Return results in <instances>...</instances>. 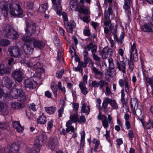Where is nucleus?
<instances>
[{
    "instance_id": "603ef678",
    "label": "nucleus",
    "mask_w": 153,
    "mask_h": 153,
    "mask_svg": "<svg viewBox=\"0 0 153 153\" xmlns=\"http://www.w3.org/2000/svg\"><path fill=\"white\" fill-rule=\"evenodd\" d=\"M107 128H105L106 131L105 134H104V136L105 137L106 140L109 143H111V140L110 139V131L107 130Z\"/></svg>"
},
{
    "instance_id": "338daca9",
    "label": "nucleus",
    "mask_w": 153,
    "mask_h": 153,
    "mask_svg": "<svg viewBox=\"0 0 153 153\" xmlns=\"http://www.w3.org/2000/svg\"><path fill=\"white\" fill-rule=\"evenodd\" d=\"M96 53H94L92 54L93 59L97 61H99L100 60L101 58L97 55L95 54Z\"/></svg>"
},
{
    "instance_id": "473e14b6",
    "label": "nucleus",
    "mask_w": 153,
    "mask_h": 153,
    "mask_svg": "<svg viewBox=\"0 0 153 153\" xmlns=\"http://www.w3.org/2000/svg\"><path fill=\"white\" fill-rule=\"evenodd\" d=\"M10 71L3 64H0V74H2L9 73Z\"/></svg>"
},
{
    "instance_id": "4468645a",
    "label": "nucleus",
    "mask_w": 153,
    "mask_h": 153,
    "mask_svg": "<svg viewBox=\"0 0 153 153\" xmlns=\"http://www.w3.org/2000/svg\"><path fill=\"white\" fill-rule=\"evenodd\" d=\"M6 153H18L19 150V147L18 144L16 143H13L8 149L6 150Z\"/></svg>"
},
{
    "instance_id": "4c0bfd02",
    "label": "nucleus",
    "mask_w": 153,
    "mask_h": 153,
    "mask_svg": "<svg viewBox=\"0 0 153 153\" xmlns=\"http://www.w3.org/2000/svg\"><path fill=\"white\" fill-rule=\"evenodd\" d=\"M45 109L46 112L50 114H53L56 110L55 107L54 106L45 108Z\"/></svg>"
},
{
    "instance_id": "f3484780",
    "label": "nucleus",
    "mask_w": 153,
    "mask_h": 153,
    "mask_svg": "<svg viewBox=\"0 0 153 153\" xmlns=\"http://www.w3.org/2000/svg\"><path fill=\"white\" fill-rule=\"evenodd\" d=\"M116 65L119 71H122L123 73L126 74V64L124 61H116Z\"/></svg>"
},
{
    "instance_id": "20e7f679",
    "label": "nucleus",
    "mask_w": 153,
    "mask_h": 153,
    "mask_svg": "<svg viewBox=\"0 0 153 153\" xmlns=\"http://www.w3.org/2000/svg\"><path fill=\"white\" fill-rule=\"evenodd\" d=\"M5 36L9 39H15L19 37L17 33L9 25L5 27L4 29Z\"/></svg>"
},
{
    "instance_id": "393cba45",
    "label": "nucleus",
    "mask_w": 153,
    "mask_h": 153,
    "mask_svg": "<svg viewBox=\"0 0 153 153\" xmlns=\"http://www.w3.org/2000/svg\"><path fill=\"white\" fill-rule=\"evenodd\" d=\"M112 50L111 49H109L108 47H105L103 49L102 53V59H106L108 56V54L110 52H111Z\"/></svg>"
},
{
    "instance_id": "f704fd0d",
    "label": "nucleus",
    "mask_w": 153,
    "mask_h": 153,
    "mask_svg": "<svg viewBox=\"0 0 153 153\" xmlns=\"http://www.w3.org/2000/svg\"><path fill=\"white\" fill-rule=\"evenodd\" d=\"M109 104L113 109H118L117 104L115 100H112L109 98Z\"/></svg>"
},
{
    "instance_id": "f257e3e1",
    "label": "nucleus",
    "mask_w": 153,
    "mask_h": 153,
    "mask_svg": "<svg viewBox=\"0 0 153 153\" xmlns=\"http://www.w3.org/2000/svg\"><path fill=\"white\" fill-rule=\"evenodd\" d=\"M70 7L72 10L79 12L80 13H83L85 15L88 14V10L85 8L84 6L80 5L74 0H70Z\"/></svg>"
},
{
    "instance_id": "4d7b16f0",
    "label": "nucleus",
    "mask_w": 153,
    "mask_h": 153,
    "mask_svg": "<svg viewBox=\"0 0 153 153\" xmlns=\"http://www.w3.org/2000/svg\"><path fill=\"white\" fill-rule=\"evenodd\" d=\"M86 122V119L83 115L80 116L78 119V122L79 123H85Z\"/></svg>"
},
{
    "instance_id": "69168bd1",
    "label": "nucleus",
    "mask_w": 153,
    "mask_h": 153,
    "mask_svg": "<svg viewBox=\"0 0 153 153\" xmlns=\"http://www.w3.org/2000/svg\"><path fill=\"white\" fill-rule=\"evenodd\" d=\"M133 55V59L135 61H136L138 59V55L137 52L135 53H130V58H132V56Z\"/></svg>"
},
{
    "instance_id": "49530a36",
    "label": "nucleus",
    "mask_w": 153,
    "mask_h": 153,
    "mask_svg": "<svg viewBox=\"0 0 153 153\" xmlns=\"http://www.w3.org/2000/svg\"><path fill=\"white\" fill-rule=\"evenodd\" d=\"M64 72V69H62L60 71H57L56 73V76L59 79L61 78Z\"/></svg>"
},
{
    "instance_id": "5fc2aeb1",
    "label": "nucleus",
    "mask_w": 153,
    "mask_h": 153,
    "mask_svg": "<svg viewBox=\"0 0 153 153\" xmlns=\"http://www.w3.org/2000/svg\"><path fill=\"white\" fill-rule=\"evenodd\" d=\"M34 7L33 3L30 1H28L27 2L26 8L28 9H32Z\"/></svg>"
},
{
    "instance_id": "b1692460",
    "label": "nucleus",
    "mask_w": 153,
    "mask_h": 153,
    "mask_svg": "<svg viewBox=\"0 0 153 153\" xmlns=\"http://www.w3.org/2000/svg\"><path fill=\"white\" fill-rule=\"evenodd\" d=\"M82 113H84L86 115L88 114L90 112V107L89 105H87L85 103L82 104V106L81 110Z\"/></svg>"
},
{
    "instance_id": "a19ab883",
    "label": "nucleus",
    "mask_w": 153,
    "mask_h": 153,
    "mask_svg": "<svg viewBox=\"0 0 153 153\" xmlns=\"http://www.w3.org/2000/svg\"><path fill=\"white\" fill-rule=\"evenodd\" d=\"M104 17L105 19V20L104 23V25L106 26H109V25L111 24V22L109 19H109V17H108V15L107 14L106 11L105 12Z\"/></svg>"
},
{
    "instance_id": "f8f14e48",
    "label": "nucleus",
    "mask_w": 153,
    "mask_h": 153,
    "mask_svg": "<svg viewBox=\"0 0 153 153\" xmlns=\"http://www.w3.org/2000/svg\"><path fill=\"white\" fill-rule=\"evenodd\" d=\"M30 39L32 44L34 45V48L36 47L41 49L43 48L45 46V43L44 42L36 40L33 38H30Z\"/></svg>"
},
{
    "instance_id": "13d9d810",
    "label": "nucleus",
    "mask_w": 153,
    "mask_h": 153,
    "mask_svg": "<svg viewBox=\"0 0 153 153\" xmlns=\"http://www.w3.org/2000/svg\"><path fill=\"white\" fill-rule=\"evenodd\" d=\"M9 126V124L7 123H2L0 122V128L2 129H6Z\"/></svg>"
},
{
    "instance_id": "0eeeda50",
    "label": "nucleus",
    "mask_w": 153,
    "mask_h": 153,
    "mask_svg": "<svg viewBox=\"0 0 153 153\" xmlns=\"http://www.w3.org/2000/svg\"><path fill=\"white\" fill-rule=\"evenodd\" d=\"M123 76V79H119L118 83L120 87L123 88L124 87L126 92L128 94L130 91V81L126 76L124 75Z\"/></svg>"
},
{
    "instance_id": "72a5a7b5",
    "label": "nucleus",
    "mask_w": 153,
    "mask_h": 153,
    "mask_svg": "<svg viewBox=\"0 0 153 153\" xmlns=\"http://www.w3.org/2000/svg\"><path fill=\"white\" fill-rule=\"evenodd\" d=\"M41 146L39 144H34V146L30 150V153H39Z\"/></svg>"
},
{
    "instance_id": "a211bd4d",
    "label": "nucleus",
    "mask_w": 153,
    "mask_h": 153,
    "mask_svg": "<svg viewBox=\"0 0 153 153\" xmlns=\"http://www.w3.org/2000/svg\"><path fill=\"white\" fill-rule=\"evenodd\" d=\"M58 143V142L57 138L53 137L49 141L48 144L49 147L50 149L53 150Z\"/></svg>"
},
{
    "instance_id": "2eb2a0df",
    "label": "nucleus",
    "mask_w": 153,
    "mask_h": 153,
    "mask_svg": "<svg viewBox=\"0 0 153 153\" xmlns=\"http://www.w3.org/2000/svg\"><path fill=\"white\" fill-rule=\"evenodd\" d=\"M64 25L67 31L70 33L73 32V29L76 27V24L73 20L70 21V22H67V24H65Z\"/></svg>"
},
{
    "instance_id": "cd10ccee",
    "label": "nucleus",
    "mask_w": 153,
    "mask_h": 153,
    "mask_svg": "<svg viewBox=\"0 0 153 153\" xmlns=\"http://www.w3.org/2000/svg\"><path fill=\"white\" fill-rule=\"evenodd\" d=\"M85 85L83 84L82 82H79V85L81 93L84 95H86L88 92V89L86 88Z\"/></svg>"
},
{
    "instance_id": "37998d69",
    "label": "nucleus",
    "mask_w": 153,
    "mask_h": 153,
    "mask_svg": "<svg viewBox=\"0 0 153 153\" xmlns=\"http://www.w3.org/2000/svg\"><path fill=\"white\" fill-rule=\"evenodd\" d=\"M10 43L9 41L6 39H2L0 40V45L4 47L7 46Z\"/></svg>"
},
{
    "instance_id": "bf43d9fd",
    "label": "nucleus",
    "mask_w": 153,
    "mask_h": 153,
    "mask_svg": "<svg viewBox=\"0 0 153 153\" xmlns=\"http://www.w3.org/2000/svg\"><path fill=\"white\" fill-rule=\"evenodd\" d=\"M83 33L84 35L89 36L90 35V32L89 30L87 27H86L83 30Z\"/></svg>"
},
{
    "instance_id": "4be33fe9",
    "label": "nucleus",
    "mask_w": 153,
    "mask_h": 153,
    "mask_svg": "<svg viewBox=\"0 0 153 153\" xmlns=\"http://www.w3.org/2000/svg\"><path fill=\"white\" fill-rule=\"evenodd\" d=\"M125 2L123 6V7L125 10V11L127 14L128 18H129L131 14L130 5V1L129 0H125Z\"/></svg>"
},
{
    "instance_id": "dca6fc26",
    "label": "nucleus",
    "mask_w": 153,
    "mask_h": 153,
    "mask_svg": "<svg viewBox=\"0 0 153 153\" xmlns=\"http://www.w3.org/2000/svg\"><path fill=\"white\" fill-rule=\"evenodd\" d=\"M0 8L2 10V13L4 16L7 17L8 15V4L6 2L2 1L0 2Z\"/></svg>"
},
{
    "instance_id": "ddd939ff",
    "label": "nucleus",
    "mask_w": 153,
    "mask_h": 153,
    "mask_svg": "<svg viewBox=\"0 0 153 153\" xmlns=\"http://www.w3.org/2000/svg\"><path fill=\"white\" fill-rule=\"evenodd\" d=\"M12 75L16 80L18 82H21L22 80L24 74L21 71L18 70L14 71Z\"/></svg>"
},
{
    "instance_id": "aec40b11",
    "label": "nucleus",
    "mask_w": 153,
    "mask_h": 153,
    "mask_svg": "<svg viewBox=\"0 0 153 153\" xmlns=\"http://www.w3.org/2000/svg\"><path fill=\"white\" fill-rule=\"evenodd\" d=\"M134 115H136L138 117L140 120L143 126H144V123L143 120H144V117L143 115L142 114V110L140 108H136L134 110Z\"/></svg>"
},
{
    "instance_id": "c03bdc74",
    "label": "nucleus",
    "mask_w": 153,
    "mask_h": 153,
    "mask_svg": "<svg viewBox=\"0 0 153 153\" xmlns=\"http://www.w3.org/2000/svg\"><path fill=\"white\" fill-rule=\"evenodd\" d=\"M98 87H100V89H103L104 85H107L108 83L107 82H105L104 80L101 79L98 82Z\"/></svg>"
},
{
    "instance_id": "e433bc0d",
    "label": "nucleus",
    "mask_w": 153,
    "mask_h": 153,
    "mask_svg": "<svg viewBox=\"0 0 153 153\" xmlns=\"http://www.w3.org/2000/svg\"><path fill=\"white\" fill-rule=\"evenodd\" d=\"M6 86L9 89H11L14 86V84L9 78H7L5 81Z\"/></svg>"
},
{
    "instance_id": "5701e85b",
    "label": "nucleus",
    "mask_w": 153,
    "mask_h": 153,
    "mask_svg": "<svg viewBox=\"0 0 153 153\" xmlns=\"http://www.w3.org/2000/svg\"><path fill=\"white\" fill-rule=\"evenodd\" d=\"M143 28L144 31L153 33V24L152 23H149L144 25Z\"/></svg>"
},
{
    "instance_id": "8fccbe9b",
    "label": "nucleus",
    "mask_w": 153,
    "mask_h": 153,
    "mask_svg": "<svg viewBox=\"0 0 153 153\" xmlns=\"http://www.w3.org/2000/svg\"><path fill=\"white\" fill-rule=\"evenodd\" d=\"M106 73L109 76H111V77H114L115 74V71L114 70H113V69L110 68L107 71Z\"/></svg>"
},
{
    "instance_id": "e2e57ef3",
    "label": "nucleus",
    "mask_w": 153,
    "mask_h": 153,
    "mask_svg": "<svg viewBox=\"0 0 153 153\" xmlns=\"http://www.w3.org/2000/svg\"><path fill=\"white\" fill-rule=\"evenodd\" d=\"M137 52L136 48L135 47V45L134 43H133L132 45H131V48L130 50V53H135Z\"/></svg>"
},
{
    "instance_id": "6ab92c4d",
    "label": "nucleus",
    "mask_w": 153,
    "mask_h": 153,
    "mask_svg": "<svg viewBox=\"0 0 153 153\" xmlns=\"http://www.w3.org/2000/svg\"><path fill=\"white\" fill-rule=\"evenodd\" d=\"M47 140V137L46 134L45 133H42L40 134L38 137V142H37L35 144H37L38 145L39 144L40 145V144L44 143L46 142Z\"/></svg>"
},
{
    "instance_id": "bb28decb",
    "label": "nucleus",
    "mask_w": 153,
    "mask_h": 153,
    "mask_svg": "<svg viewBox=\"0 0 153 153\" xmlns=\"http://www.w3.org/2000/svg\"><path fill=\"white\" fill-rule=\"evenodd\" d=\"M131 108L134 114V110L137 108L138 106L137 100L136 98L132 99L131 100Z\"/></svg>"
},
{
    "instance_id": "09e8293b",
    "label": "nucleus",
    "mask_w": 153,
    "mask_h": 153,
    "mask_svg": "<svg viewBox=\"0 0 153 153\" xmlns=\"http://www.w3.org/2000/svg\"><path fill=\"white\" fill-rule=\"evenodd\" d=\"M88 54V52L85 48V50L83 52V55L84 56V61H86V62H89V58H88L87 56Z\"/></svg>"
},
{
    "instance_id": "774afa93",
    "label": "nucleus",
    "mask_w": 153,
    "mask_h": 153,
    "mask_svg": "<svg viewBox=\"0 0 153 153\" xmlns=\"http://www.w3.org/2000/svg\"><path fill=\"white\" fill-rule=\"evenodd\" d=\"M53 121V120H51L48 123L47 129L48 130H50L52 128Z\"/></svg>"
},
{
    "instance_id": "6e6d98bb",
    "label": "nucleus",
    "mask_w": 153,
    "mask_h": 153,
    "mask_svg": "<svg viewBox=\"0 0 153 153\" xmlns=\"http://www.w3.org/2000/svg\"><path fill=\"white\" fill-rule=\"evenodd\" d=\"M146 81L147 83H149L151 85L152 88H153V77L151 78L146 77Z\"/></svg>"
},
{
    "instance_id": "ea45409f",
    "label": "nucleus",
    "mask_w": 153,
    "mask_h": 153,
    "mask_svg": "<svg viewBox=\"0 0 153 153\" xmlns=\"http://www.w3.org/2000/svg\"><path fill=\"white\" fill-rule=\"evenodd\" d=\"M145 128L147 129H150L153 128V120H150L146 123L145 125L144 124Z\"/></svg>"
},
{
    "instance_id": "58836bf2",
    "label": "nucleus",
    "mask_w": 153,
    "mask_h": 153,
    "mask_svg": "<svg viewBox=\"0 0 153 153\" xmlns=\"http://www.w3.org/2000/svg\"><path fill=\"white\" fill-rule=\"evenodd\" d=\"M48 5L47 4L45 3L40 5L39 9V11L40 12H44L48 9Z\"/></svg>"
},
{
    "instance_id": "412c9836",
    "label": "nucleus",
    "mask_w": 153,
    "mask_h": 153,
    "mask_svg": "<svg viewBox=\"0 0 153 153\" xmlns=\"http://www.w3.org/2000/svg\"><path fill=\"white\" fill-rule=\"evenodd\" d=\"M109 102V98L108 97H105L103 100L102 107L101 108V110H102L104 112L105 114H106L108 112L107 108Z\"/></svg>"
},
{
    "instance_id": "7c9ffc66",
    "label": "nucleus",
    "mask_w": 153,
    "mask_h": 153,
    "mask_svg": "<svg viewBox=\"0 0 153 153\" xmlns=\"http://www.w3.org/2000/svg\"><path fill=\"white\" fill-rule=\"evenodd\" d=\"M11 107L15 109L22 108L24 106V104L17 102H11L10 103Z\"/></svg>"
},
{
    "instance_id": "9b49d317",
    "label": "nucleus",
    "mask_w": 153,
    "mask_h": 153,
    "mask_svg": "<svg viewBox=\"0 0 153 153\" xmlns=\"http://www.w3.org/2000/svg\"><path fill=\"white\" fill-rule=\"evenodd\" d=\"M25 87L29 89H33L36 88L37 83L32 78L26 79L25 81Z\"/></svg>"
},
{
    "instance_id": "a878e982",
    "label": "nucleus",
    "mask_w": 153,
    "mask_h": 153,
    "mask_svg": "<svg viewBox=\"0 0 153 153\" xmlns=\"http://www.w3.org/2000/svg\"><path fill=\"white\" fill-rule=\"evenodd\" d=\"M19 92V95L20 97V101L21 102H24L26 101V99L28 97V95H25V93L22 89H19L18 93Z\"/></svg>"
},
{
    "instance_id": "3c124183",
    "label": "nucleus",
    "mask_w": 153,
    "mask_h": 153,
    "mask_svg": "<svg viewBox=\"0 0 153 153\" xmlns=\"http://www.w3.org/2000/svg\"><path fill=\"white\" fill-rule=\"evenodd\" d=\"M108 60L110 68L113 69L114 68V66L112 59L111 58H108Z\"/></svg>"
},
{
    "instance_id": "864d4df0",
    "label": "nucleus",
    "mask_w": 153,
    "mask_h": 153,
    "mask_svg": "<svg viewBox=\"0 0 153 153\" xmlns=\"http://www.w3.org/2000/svg\"><path fill=\"white\" fill-rule=\"evenodd\" d=\"M128 64L129 65L130 69L131 70V71H132L134 69V66L132 58H130V60H128Z\"/></svg>"
},
{
    "instance_id": "f03ea898",
    "label": "nucleus",
    "mask_w": 153,
    "mask_h": 153,
    "mask_svg": "<svg viewBox=\"0 0 153 153\" xmlns=\"http://www.w3.org/2000/svg\"><path fill=\"white\" fill-rule=\"evenodd\" d=\"M97 118L99 120H102V124L105 128H108L109 124L112 123V117L110 114H108L107 118L104 114H102L101 110V108H99V114L97 116Z\"/></svg>"
},
{
    "instance_id": "1a4fd4ad",
    "label": "nucleus",
    "mask_w": 153,
    "mask_h": 153,
    "mask_svg": "<svg viewBox=\"0 0 153 153\" xmlns=\"http://www.w3.org/2000/svg\"><path fill=\"white\" fill-rule=\"evenodd\" d=\"M26 34L28 36L33 35L36 31V26L35 23L30 24L26 23V28L25 29Z\"/></svg>"
},
{
    "instance_id": "423d86ee",
    "label": "nucleus",
    "mask_w": 153,
    "mask_h": 153,
    "mask_svg": "<svg viewBox=\"0 0 153 153\" xmlns=\"http://www.w3.org/2000/svg\"><path fill=\"white\" fill-rule=\"evenodd\" d=\"M10 14L14 16L18 17L22 14L23 11L19 6L16 3H13L9 6Z\"/></svg>"
},
{
    "instance_id": "39448f33",
    "label": "nucleus",
    "mask_w": 153,
    "mask_h": 153,
    "mask_svg": "<svg viewBox=\"0 0 153 153\" xmlns=\"http://www.w3.org/2000/svg\"><path fill=\"white\" fill-rule=\"evenodd\" d=\"M25 65L28 67L37 69L41 68L42 66L39 62V59L37 58H33L30 60H25Z\"/></svg>"
},
{
    "instance_id": "79ce46f5",
    "label": "nucleus",
    "mask_w": 153,
    "mask_h": 153,
    "mask_svg": "<svg viewBox=\"0 0 153 153\" xmlns=\"http://www.w3.org/2000/svg\"><path fill=\"white\" fill-rule=\"evenodd\" d=\"M78 115L77 113H76L71 114L70 116V120H71L72 122L74 123H76L78 122Z\"/></svg>"
},
{
    "instance_id": "052dcab7",
    "label": "nucleus",
    "mask_w": 153,
    "mask_h": 153,
    "mask_svg": "<svg viewBox=\"0 0 153 153\" xmlns=\"http://www.w3.org/2000/svg\"><path fill=\"white\" fill-rule=\"evenodd\" d=\"M62 16L64 21V24H67V22H69L68 21V17L66 13L65 12L63 13Z\"/></svg>"
},
{
    "instance_id": "a18cd8bd",
    "label": "nucleus",
    "mask_w": 153,
    "mask_h": 153,
    "mask_svg": "<svg viewBox=\"0 0 153 153\" xmlns=\"http://www.w3.org/2000/svg\"><path fill=\"white\" fill-rule=\"evenodd\" d=\"M57 85H52L51 86V88L52 89V91L53 92L54 95L56 97L57 96V92L58 89L56 87Z\"/></svg>"
},
{
    "instance_id": "c9c22d12",
    "label": "nucleus",
    "mask_w": 153,
    "mask_h": 153,
    "mask_svg": "<svg viewBox=\"0 0 153 153\" xmlns=\"http://www.w3.org/2000/svg\"><path fill=\"white\" fill-rule=\"evenodd\" d=\"M46 118L43 114L40 115L37 119L38 122L40 124H45L46 122Z\"/></svg>"
},
{
    "instance_id": "9d476101",
    "label": "nucleus",
    "mask_w": 153,
    "mask_h": 153,
    "mask_svg": "<svg viewBox=\"0 0 153 153\" xmlns=\"http://www.w3.org/2000/svg\"><path fill=\"white\" fill-rule=\"evenodd\" d=\"M61 0H51L53 4V8L56 11V13L58 15L60 16L61 14L62 7H61Z\"/></svg>"
},
{
    "instance_id": "6e6552de",
    "label": "nucleus",
    "mask_w": 153,
    "mask_h": 153,
    "mask_svg": "<svg viewBox=\"0 0 153 153\" xmlns=\"http://www.w3.org/2000/svg\"><path fill=\"white\" fill-rule=\"evenodd\" d=\"M8 51L10 56L15 57H19L22 53V50L18 46H11L8 48Z\"/></svg>"
},
{
    "instance_id": "c85d7f7f",
    "label": "nucleus",
    "mask_w": 153,
    "mask_h": 153,
    "mask_svg": "<svg viewBox=\"0 0 153 153\" xmlns=\"http://www.w3.org/2000/svg\"><path fill=\"white\" fill-rule=\"evenodd\" d=\"M73 123L71 120H68L66 123V126L67 127L66 130L68 132L71 131L74 132L75 131V128L74 126L72 125Z\"/></svg>"
},
{
    "instance_id": "680f3d73",
    "label": "nucleus",
    "mask_w": 153,
    "mask_h": 153,
    "mask_svg": "<svg viewBox=\"0 0 153 153\" xmlns=\"http://www.w3.org/2000/svg\"><path fill=\"white\" fill-rule=\"evenodd\" d=\"M93 142L95 144V149L94 150H95L96 149H97L98 147L100 146V141L99 140H97L96 139H94L93 141Z\"/></svg>"
},
{
    "instance_id": "2f4dec72",
    "label": "nucleus",
    "mask_w": 153,
    "mask_h": 153,
    "mask_svg": "<svg viewBox=\"0 0 153 153\" xmlns=\"http://www.w3.org/2000/svg\"><path fill=\"white\" fill-rule=\"evenodd\" d=\"M92 71L96 76H103L104 75L103 74L102 72L96 68L94 65L91 68Z\"/></svg>"
},
{
    "instance_id": "c756f323",
    "label": "nucleus",
    "mask_w": 153,
    "mask_h": 153,
    "mask_svg": "<svg viewBox=\"0 0 153 153\" xmlns=\"http://www.w3.org/2000/svg\"><path fill=\"white\" fill-rule=\"evenodd\" d=\"M88 51L91 50L92 54L94 53H96L97 49V47L93 45L92 42H91L86 45Z\"/></svg>"
},
{
    "instance_id": "0e129e2a",
    "label": "nucleus",
    "mask_w": 153,
    "mask_h": 153,
    "mask_svg": "<svg viewBox=\"0 0 153 153\" xmlns=\"http://www.w3.org/2000/svg\"><path fill=\"white\" fill-rule=\"evenodd\" d=\"M88 63V62H86V61H84V62L79 61L78 65L81 67L85 68Z\"/></svg>"
},
{
    "instance_id": "7ed1b4c3",
    "label": "nucleus",
    "mask_w": 153,
    "mask_h": 153,
    "mask_svg": "<svg viewBox=\"0 0 153 153\" xmlns=\"http://www.w3.org/2000/svg\"><path fill=\"white\" fill-rule=\"evenodd\" d=\"M22 40L25 42L23 46L25 52L27 54H31L34 49V45L32 44L30 38L24 36L22 38Z\"/></svg>"
},
{
    "instance_id": "de8ad7c7",
    "label": "nucleus",
    "mask_w": 153,
    "mask_h": 153,
    "mask_svg": "<svg viewBox=\"0 0 153 153\" xmlns=\"http://www.w3.org/2000/svg\"><path fill=\"white\" fill-rule=\"evenodd\" d=\"M85 132H83V134H82L80 140V146L83 148L85 144Z\"/></svg>"
}]
</instances>
